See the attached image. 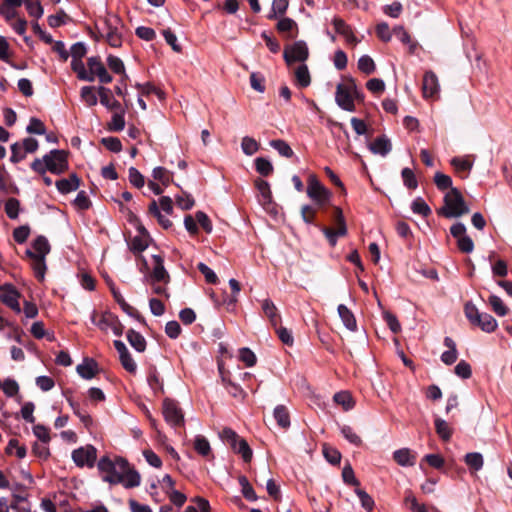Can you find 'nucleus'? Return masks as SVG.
I'll use <instances>...</instances> for the list:
<instances>
[{
  "label": "nucleus",
  "mask_w": 512,
  "mask_h": 512,
  "mask_svg": "<svg viewBox=\"0 0 512 512\" xmlns=\"http://www.w3.org/2000/svg\"><path fill=\"white\" fill-rule=\"evenodd\" d=\"M97 468L102 480L112 485L122 484L127 489L140 485V474L122 457L112 459L103 456L99 459Z\"/></svg>",
  "instance_id": "nucleus-1"
},
{
  "label": "nucleus",
  "mask_w": 512,
  "mask_h": 512,
  "mask_svg": "<svg viewBox=\"0 0 512 512\" xmlns=\"http://www.w3.org/2000/svg\"><path fill=\"white\" fill-rule=\"evenodd\" d=\"M68 167L67 152L58 149L51 150L42 159L36 158L31 163V169L40 175L47 171L59 175L67 171Z\"/></svg>",
  "instance_id": "nucleus-2"
},
{
  "label": "nucleus",
  "mask_w": 512,
  "mask_h": 512,
  "mask_svg": "<svg viewBox=\"0 0 512 512\" xmlns=\"http://www.w3.org/2000/svg\"><path fill=\"white\" fill-rule=\"evenodd\" d=\"M469 212V207L461 192L457 188H451L444 196V206L439 213L446 218L460 217Z\"/></svg>",
  "instance_id": "nucleus-3"
},
{
  "label": "nucleus",
  "mask_w": 512,
  "mask_h": 512,
  "mask_svg": "<svg viewBox=\"0 0 512 512\" xmlns=\"http://www.w3.org/2000/svg\"><path fill=\"white\" fill-rule=\"evenodd\" d=\"M464 313L472 325L479 327L486 333H492L498 327V323L492 315L479 312L478 308L472 302L465 304Z\"/></svg>",
  "instance_id": "nucleus-4"
},
{
  "label": "nucleus",
  "mask_w": 512,
  "mask_h": 512,
  "mask_svg": "<svg viewBox=\"0 0 512 512\" xmlns=\"http://www.w3.org/2000/svg\"><path fill=\"white\" fill-rule=\"evenodd\" d=\"M123 30L124 24L121 19L116 15H110L104 19L100 33L111 47L118 48L123 42Z\"/></svg>",
  "instance_id": "nucleus-5"
},
{
  "label": "nucleus",
  "mask_w": 512,
  "mask_h": 512,
  "mask_svg": "<svg viewBox=\"0 0 512 512\" xmlns=\"http://www.w3.org/2000/svg\"><path fill=\"white\" fill-rule=\"evenodd\" d=\"M220 438L225 441L231 449L235 452L241 455L242 459L245 462H250L252 459V450L249 447L247 441L232 430L231 428H224L220 434Z\"/></svg>",
  "instance_id": "nucleus-6"
},
{
  "label": "nucleus",
  "mask_w": 512,
  "mask_h": 512,
  "mask_svg": "<svg viewBox=\"0 0 512 512\" xmlns=\"http://www.w3.org/2000/svg\"><path fill=\"white\" fill-rule=\"evenodd\" d=\"M357 92V86L353 79L347 84L339 83L336 87L335 101L337 105L345 111L354 112L356 106L354 103L353 93Z\"/></svg>",
  "instance_id": "nucleus-7"
},
{
  "label": "nucleus",
  "mask_w": 512,
  "mask_h": 512,
  "mask_svg": "<svg viewBox=\"0 0 512 512\" xmlns=\"http://www.w3.org/2000/svg\"><path fill=\"white\" fill-rule=\"evenodd\" d=\"M306 192L308 197L319 206L325 205L331 198V192L322 185L314 174L308 177Z\"/></svg>",
  "instance_id": "nucleus-8"
},
{
  "label": "nucleus",
  "mask_w": 512,
  "mask_h": 512,
  "mask_svg": "<svg viewBox=\"0 0 512 512\" xmlns=\"http://www.w3.org/2000/svg\"><path fill=\"white\" fill-rule=\"evenodd\" d=\"M163 416L165 421L172 427L184 425V414L179 404L169 398L163 401Z\"/></svg>",
  "instance_id": "nucleus-9"
},
{
  "label": "nucleus",
  "mask_w": 512,
  "mask_h": 512,
  "mask_svg": "<svg viewBox=\"0 0 512 512\" xmlns=\"http://www.w3.org/2000/svg\"><path fill=\"white\" fill-rule=\"evenodd\" d=\"M72 459L76 466L83 468L94 467L97 460V450L92 445H86L83 447H79L72 452Z\"/></svg>",
  "instance_id": "nucleus-10"
},
{
  "label": "nucleus",
  "mask_w": 512,
  "mask_h": 512,
  "mask_svg": "<svg viewBox=\"0 0 512 512\" xmlns=\"http://www.w3.org/2000/svg\"><path fill=\"white\" fill-rule=\"evenodd\" d=\"M309 56V51L304 41H296L284 49V60L290 65L294 62H304Z\"/></svg>",
  "instance_id": "nucleus-11"
},
{
  "label": "nucleus",
  "mask_w": 512,
  "mask_h": 512,
  "mask_svg": "<svg viewBox=\"0 0 512 512\" xmlns=\"http://www.w3.org/2000/svg\"><path fill=\"white\" fill-rule=\"evenodd\" d=\"M146 279L151 285L159 282L164 284L170 282V275L164 267V259L161 255L152 256V271Z\"/></svg>",
  "instance_id": "nucleus-12"
},
{
  "label": "nucleus",
  "mask_w": 512,
  "mask_h": 512,
  "mask_svg": "<svg viewBox=\"0 0 512 512\" xmlns=\"http://www.w3.org/2000/svg\"><path fill=\"white\" fill-rule=\"evenodd\" d=\"M96 325L105 333L111 331L115 336L123 334L124 326L119 318L110 312L103 313Z\"/></svg>",
  "instance_id": "nucleus-13"
},
{
  "label": "nucleus",
  "mask_w": 512,
  "mask_h": 512,
  "mask_svg": "<svg viewBox=\"0 0 512 512\" xmlns=\"http://www.w3.org/2000/svg\"><path fill=\"white\" fill-rule=\"evenodd\" d=\"M0 292L1 302L19 314L21 312L19 304L20 293L15 287L12 284H4L0 286Z\"/></svg>",
  "instance_id": "nucleus-14"
},
{
  "label": "nucleus",
  "mask_w": 512,
  "mask_h": 512,
  "mask_svg": "<svg viewBox=\"0 0 512 512\" xmlns=\"http://www.w3.org/2000/svg\"><path fill=\"white\" fill-rule=\"evenodd\" d=\"M440 92L438 77L433 71L425 72L422 81V94L425 99H437Z\"/></svg>",
  "instance_id": "nucleus-15"
},
{
  "label": "nucleus",
  "mask_w": 512,
  "mask_h": 512,
  "mask_svg": "<svg viewBox=\"0 0 512 512\" xmlns=\"http://www.w3.org/2000/svg\"><path fill=\"white\" fill-rule=\"evenodd\" d=\"M113 345L119 354V360L122 367L130 374L137 372V364L132 358L126 345L121 340H114Z\"/></svg>",
  "instance_id": "nucleus-16"
},
{
  "label": "nucleus",
  "mask_w": 512,
  "mask_h": 512,
  "mask_svg": "<svg viewBox=\"0 0 512 512\" xmlns=\"http://www.w3.org/2000/svg\"><path fill=\"white\" fill-rule=\"evenodd\" d=\"M87 65L88 74L92 75L93 80L95 76H97L101 83L108 84L112 81V76L107 72V69L99 57H90L87 61Z\"/></svg>",
  "instance_id": "nucleus-17"
},
{
  "label": "nucleus",
  "mask_w": 512,
  "mask_h": 512,
  "mask_svg": "<svg viewBox=\"0 0 512 512\" xmlns=\"http://www.w3.org/2000/svg\"><path fill=\"white\" fill-rule=\"evenodd\" d=\"M332 24L336 30L337 33L342 35L347 43L356 45L359 40L354 35L351 27L345 23V21L341 18L335 17L332 21Z\"/></svg>",
  "instance_id": "nucleus-18"
},
{
  "label": "nucleus",
  "mask_w": 512,
  "mask_h": 512,
  "mask_svg": "<svg viewBox=\"0 0 512 512\" xmlns=\"http://www.w3.org/2000/svg\"><path fill=\"white\" fill-rule=\"evenodd\" d=\"M55 185L61 194H68L70 192L76 191L79 188L80 179L77 174L72 173L68 178L57 180Z\"/></svg>",
  "instance_id": "nucleus-19"
},
{
  "label": "nucleus",
  "mask_w": 512,
  "mask_h": 512,
  "mask_svg": "<svg viewBox=\"0 0 512 512\" xmlns=\"http://www.w3.org/2000/svg\"><path fill=\"white\" fill-rule=\"evenodd\" d=\"M77 373L84 379H92L98 373V363L92 358H85L84 361L77 365Z\"/></svg>",
  "instance_id": "nucleus-20"
},
{
  "label": "nucleus",
  "mask_w": 512,
  "mask_h": 512,
  "mask_svg": "<svg viewBox=\"0 0 512 512\" xmlns=\"http://www.w3.org/2000/svg\"><path fill=\"white\" fill-rule=\"evenodd\" d=\"M261 307L265 316L269 319L272 327L276 328L281 322V316L278 313L276 305L270 299L261 301Z\"/></svg>",
  "instance_id": "nucleus-21"
},
{
  "label": "nucleus",
  "mask_w": 512,
  "mask_h": 512,
  "mask_svg": "<svg viewBox=\"0 0 512 512\" xmlns=\"http://www.w3.org/2000/svg\"><path fill=\"white\" fill-rule=\"evenodd\" d=\"M450 164L455 172L463 179L468 177L473 167V162L467 157H453L450 160Z\"/></svg>",
  "instance_id": "nucleus-22"
},
{
  "label": "nucleus",
  "mask_w": 512,
  "mask_h": 512,
  "mask_svg": "<svg viewBox=\"0 0 512 512\" xmlns=\"http://www.w3.org/2000/svg\"><path fill=\"white\" fill-rule=\"evenodd\" d=\"M394 461L403 467H411L415 465L416 455L409 448H401L393 452Z\"/></svg>",
  "instance_id": "nucleus-23"
},
{
  "label": "nucleus",
  "mask_w": 512,
  "mask_h": 512,
  "mask_svg": "<svg viewBox=\"0 0 512 512\" xmlns=\"http://www.w3.org/2000/svg\"><path fill=\"white\" fill-rule=\"evenodd\" d=\"M369 149L373 154H378L384 157L390 153L392 145L390 140L385 135H382L374 139V141L369 144Z\"/></svg>",
  "instance_id": "nucleus-24"
},
{
  "label": "nucleus",
  "mask_w": 512,
  "mask_h": 512,
  "mask_svg": "<svg viewBox=\"0 0 512 512\" xmlns=\"http://www.w3.org/2000/svg\"><path fill=\"white\" fill-rule=\"evenodd\" d=\"M25 254L32 260V263H31V267L34 271V274H35V277L39 280V281H43L44 278H45V273H46V269H47V266H46V261L44 257H35L33 254H32V250L31 249H27Z\"/></svg>",
  "instance_id": "nucleus-25"
},
{
  "label": "nucleus",
  "mask_w": 512,
  "mask_h": 512,
  "mask_svg": "<svg viewBox=\"0 0 512 512\" xmlns=\"http://www.w3.org/2000/svg\"><path fill=\"white\" fill-rule=\"evenodd\" d=\"M98 94L100 97V103L105 106L109 110H118L121 108V104L119 101L114 99L111 95V91L109 88L104 86H100L98 88Z\"/></svg>",
  "instance_id": "nucleus-26"
},
{
  "label": "nucleus",
  "mask_w": 512,
  "mask_h": 512,
  "mask_svg": "<svg viewBox=\"0 0 512 512\" xmlns=\"http://www.w3.org/2000/svg\"><path fill=\"white\" fill-rule=\"evenodd\" d=\"M32 254L35 257H44L49 254L51 247L47 238L43 235L38 236L32 243Z\"/></svg>",
  "instance_id": "nucleus-27"
},
{
  "label": "nucleus",
  "mask_w": 512,
  "mask_h": 512,
  "mask_svg": "<svg viewBox=\"0 0 512 512\" xmlns=\"http://www.w3.org/2000/svg\"><path fill=\"white\" fill-rule=\"evenodd\" d=\"M338 314L347 329L355 331L357 329V323L354 314L344 304L338 306Z\"/></svg>",
  "instance_id": "nucleus-28"
},
{
  "label": "nucleus",
  "mask_w": 512,
  "mask_h": 512,
  "mask_svg": "<svg viewBox=\"0 0 512 512\" xmlns=\"http://www.w3.org/2000/svg\"><path fill=\"white\" fill-rule=\"evenodd\" d=\"M111 291L115 301L120 305L121 309L125 313H127L131 317L141 320L139 312L125 301L122 294L118 290H116L114 287H111Z\"/></svg>",
  "instance_id": "nucleus-29"
},
{
  "label": "nucleus",
  "mask_w": 512,
  "mask_h": 512,
  "mask_svg": "<svg viewBox=\"0 0 512 512\" xmlns=\"http://www.w3.org/2000/svg\"><path fill=\"white\" fill-rule=\"evenodd\" d=\"M273 416L277 422V424L283 428L287 429L290 427V414L286 406L284 405H277L274 408Z\"/></svg>",
  "instance_id": "nucleus-30"
},
{
  "label": "nucleus",
  "mask_w": 512,
  "mask_h": 512,
  "mask_svg": "<svg viewBox=\"0 0 512 512\" xmlns=\"http://www.w3.org/2000/svg\"><path fill=\"white\" fill-rule=\"evenodd\" d=\"M127 340L129 344L137 351L144 352L146 349V340L145 338L137 331L133 329H129L127 331Z\"/></svg>",
  "instance_id": "nucleus-31"
},
{
  "label": "nucleus",
  "mask_w": 512,
  "mask_h": 512,
  "mask_svg": "<svg viewBox=\"0 0 512 512\" xmlns=\"http://www.w3.org/2000/svg\"><path fill=\"white\" fill-rule=\"evenodd\" d=\"M464 462L473 472H477L483 468L484 459L479 452H470L464 456Z\"/></svg>",
  "instance_id": "nucleus-32"
},
{
  "label": "nucleus",
  "mask_w": 512,
  "mask_h": 512,
  "mask_svg": "<svg viewBox=\"0 0 512 512\" xmlns=\"http://www.w3.org/2000/svg\"><path fill=\"white\" fill-rule=\"evenodd\" d=\"M194 450L202 457L211 455V446L209 441L203 435H197L193 441Z\"/></svg>",
  "instance_id": "nucleus-33"
},
{
  "label": "nucleus",
  "mask_w": 512,
  "mask_h": 512,
  "mask_svg": "<svg viewBox=\"0 0 512 512\" xmlns=\"http://www.w3.org/2000/svg\"><path fill=\"white\" fill-rule=\"evenodd\" d=\"M333 400L336 404L342 406L345 411L351 410L355 405L353 397L348 391H340L335 393Z\"/></svg>",
  "instance_id": "nucleus-34"
},
{
  "label": "nucleus",
  "mask_w": 512,
  "mask_h": 512,
  "mask_svg": "<svg viewBox=\"0 0 512 512\" xmlns=\"http://www.w3.org/2000/svg\"><path fill=\"white\" fill-rule=\"evenodd\" d=\"M435 429L438 436L445 442L449 441L452 437L453 430L445 420L437 417L434 421Z\"/></svg>",
  "instance_id": "nucleus-35"
},
{
  "label": "nucleus",
  "mask_w": 512,
  "mask_h": 512,
  "mask_svg": "<svg viewBox=\"0 0 512 512\" xmlns=\"http://www.w3.org/2000/svg\"><path fill=\"white\" fill-rule=\"evenodd\" d=\"M295 79L297 85L306 88L311 84V76L307 65L301 64L295 70Z\"/></svg>",
  "instance_id": "nucleus-36"
},
{
  "label": "nucleus",
  "mask_w": 512,
  "mask_h": 512,
  "mask_svg": "<svg viewBox=\"0 0 512 512\" xmlns=\"http://www.w3.org/2000/svg\"><path fill=\"white\" fill-rule=\"evenodd\" d=\"M71 68L80 80L89 82L93 81V77L91 74H88L82 59H72Z\"/></svg>",
  "instance_id": "nucleus-37"
},
{
  "label": "nucleus",
  "mask_w": 512,
  "mask_h": 512,
  "mask_svg": "<svg viewBox=\"0 0 512 512\" xmlns=\"http://www.w3.org/2000/svg\"><path fill=\"white\" fill-rule=\"evenodd\" d=\"M238 482L241 486V492H242L243 496L245 497V499H247L248 501H256L257 495H256L253 487L249 483L247 477L244 475L239 476Z\"/></svg>",
  "instance_id": "nucleus-38"
},
{
  "label": "nucleus",
  "mask_w": 512,
  "mask_h": 512,
  "mask_svg": "<svg viewBox=\"0 0 512 512\" xmlns=\"http://www.w3.org/2000/svg\"><path fill=\"white\" fill-rule=\"evenodd\" d=\"M270 146L273 147L283 157L291 158L294 155V152L289 144L282 139L270 141Z\"/></svg>",
  "instance_id": "nucleus-39"
},
{
  "label": "nucleus",
  "mask_w": 512,
  "mask_h": 512,
  "mask_svg": "<svg viewBox=\"0 0 512 512\" xmlns=\"http://www.w3.org/2000/svg\"><path fill=\"white\" fill-rule=\"evenodd\" d=\"M147 381L149 386L155 393L164 392L162 380L160 379L159 374L155 368L149 370Z\"/></svg>",
  "instance_id": "nucleus-40"
},
{
  "label": "nucleus",
  "mask_w": 512,
  "mask_h": 512,
  "mask_svg": "<svg viewBox=\"0 0 512 512\" xmlns=\"http://www.w3.org/2000/svg\"><path fill=\"white\" fill-rule=\"evenodd\" d=\"M241 148L244 154L251 156L259 150L260 145L254 138L245 136L242 138Z\"/></svg>",
  "instance_id": "nucleus-41"
},
{
  "label": "nucleus",
  "mask_w": 512,
  "mask_h": 512,
  "mask_svg": "<svg viewBox=\"0 0 512 512\" xmlns=\"http://www.w3.org/2000/svg\"><path fill=\"white\" fill-rule=\"evenodd\" d=\"M489 304L491 305L492 310L498 316H505L508 313L507 306L503 303L500 297L497 295H490L488 299Z\"/></svg>",
  "instance_id": "nucleus-42"
},
{
  "label": "nucleus",
  "mask_w": 512,
  "mask_h": 512,
  "mask_svg": "<svg viewBox=\"0 0 512 512\" xmlns=\"http://www.w3.org/2000/svg\"><path fill=\"white\" fill-rule=\"evenodd\" d=\"M125 127L124 111L113 114L110 122L107 123V129L109 131L119 132Z\"/></svg>",
  "instance_id": "nucleus-43"
},
{
  "label": "nucleus",
  "mask_w": 512,
  "mask_h": 512,
  "mask_svg": "<svg viewBox=\"0 0 512 512\" xmlns=\"http://www.w3.org/2000/svg\"><path fill=\"white\" fill-rule=\"evenodd\" d=\"M149 213H151L157 218L159 224L163 228L168 229L169 227H171L172 222L167 217L161 214L160 209L155 200H153L149 205Z\"/></svg>",
  "instance_id": "nucleus-44"
},
{
  "label": "nucleus",
  "mask_w": 512,
  "mask_h": 512,
  "mask_svg": "<svg viewBox=\"0 0 512 512\" xmlns=\"http://www.w3.org/2000/svg\"><path fill=\"white\" fill-rule=\"evenodd\" d=\"M401 176L405 187L414 190L418 187V181L412 169L405 167L401 171Z\"/></svg>",
  "instance_id": "nucleus-45"
},
{
  "label": "nucleus",
  "mask_w": 512,
  "mask_h": 512,
  "mask_svg": "<svg viewBox=\"0 0 512 512\" xmlns=\"http://www.w3.org/2000/svg\"><path fill=\"white\" fill-rule=\"evenodd\" d=\"M393 34L397 39H399L403 44L410 46V51L413 52L416 48V44L412 42L409 33L405 30L403 26H397L393 29Z\"/></svg>",
  "instance_id": "nucleus-46"
},
{
  "label": "nucleus",
  "mask_w": 512,
  "mask_h": 512,
  "mask_svg": "<svg viewBox=\"0 0 512 512\" xmlns=\"http://www.w3.org/2000/svg\"><path fill=\"white\" fill-rule=\"evenodd\" d=\"M355 493L359 497L361 506L367 512H372L374 505H375L373 498L366 491H364L363 489H360V488H356Z\"/></svg>",
  "instance_id": "nucleus-47"
},
{
  "label": "nucleus",
  "mask_w": 512,
  "mask_h": 512,
  "mask_svg": "<svg viewBox=\"0 0 512 512\" xmlns=\"http://www.w3.org/2000/svg\"><path fill=\"white\" fill-rule=\"evenodd\" d=\"M255 168L256 171L262 176H269L273 172L272 163L263 157H258L255 159Z\"/></svg>",
  "instance_id": "nucleus-48"
},
{
  "label": "nucleus",
  "mask_w": 512,
  "mask_h": 512,
  "mask_svg": "<svg viewBox=\"0 0 512 512\" xmlns=\"http://www.w3.org/2000/svg\"><path fill=\"white\" fill-rule=\"evenodd\" d=\"M411 209L413 213L422 215L423 217H428L431 214L430 207L421 197L416 198L412 202Z\"/></svg>",
  "instance_id": "nucleus-49"
},
{
  "label": "nucleus",
  "mask_w": 512,
  "mask_h": 512,
  "mask_svg": "<svg viewBox=\"0 0 512 512\" xmlns=\"http://www.w3.org/2000/svg\"><path fill=\"white\" fill-rule=\"evenodd\" d=\"M5 212L10 219H17L20 212V201L16 198H9L5 203Z\"/></svg>",
  "instance_id": "nucleus-50"
},
{
  "label": "nucleus",
  "mask_w": 512,
  "mask_h": 512,
  "mask_svg": "<svg viewBox=\"0 0 512 512\" xmlns=\"http://www.w3.org/2000/svg\"><path fill=\"white\" fill-rule=\"evenodd\" d=\"M24 5L31 17L39 19L43 16V7L39 1L25 0Z\"/></svg>",
  "instance_id": "nucleus-51"
},
{
  "label": "nucleus",
  "mask_w": 512,
  "mask_h": 512,
  "mask_svg": "<svg viewBox=\"0 0 512 512\" xmlns=\"http://www.w3.org/2000/svg\"><path fill=\"white\" fill-rule=\"evenodd\" d=\"M26 131L29 134L44 135L46 134V127L40 119L32 117L26 127Z\"/></svg>",
  "instance_id": "nucleus-52"
},
{
  "label": "nucleus",
  "mask_w": 512,
  "mask_h": 512,
  "mask_svg": "<svg viewBox=\"0 0 512 512\" xmlns=\"http://www.w3.org/2000/svg\"><path fill=\"white\" fill-rule=\"evenodd\" d=\"M375 63L368 55H363L358 60V69L366 75H370L375 71Z\"/></svg>",
  "instance_id": "nucleus-53"
},
{
  "label": "nucleus",
  "mask_w": 512,
  "mask_h": 512,
  "mask_svg": "<svg viewBox=\"0 0 512 512\" xmlns=\"http://www.w3.org/2000/svg\"><path fill=\"white\" fill-rule=\"evenodd\" d=\"M341 434L347 441L355 446H360L362 444L361 437L354 431L352 427L348 425L341 427Z\"/></svg>",
  "instance_id": "nucleus-54"
},
{
  "label": "nucleus",
  "mask_w": 512,
  "mask_h": 512,
  "mask_svg": "<svg viewBox=\"0 0 512 512\" xmlns=\"http://www.w3.org/2000/svg\"><path fill=\"white\" fill-rule=\"evenodd\" d=\"M434 183H435L436 187L441 191L447 190L448 188H450V189L453 188L451 177L442 172L435 173Z\"/></svg>",
  "instance_id": "nucleus-55"
},
{
  "label": "nucleus",
  "mask_w": 512,
  "mask_h": 512,
  "mask_svg": "<svg viewBox=\"0 0 512 512\" xmlns=\"http://www.w3.org/2000/svg\"><path fill=\"white\" fill-rule=\"evenodd\" d=\"M73 205L77 210L85 211L91 207V201L85 191H79L73 201Z\"/></svg>",
  "instance_id": "nucleus-56"
},
{
  "label": "nucleus",
  "mask_w": 512,
  "mask_h": 512,
  "mask_svg": "<svg viewBox=\"0 0 512 512\" xmlns=\"http://www.w3.org/2000/svg\"><path fill=\"white\" fill-rule=\"evenodd\" d=\"M323 455L333 465H337L341 461V453L336 448L330 447L327 444L323 445Z\"/></svg>",
  "instance_id": "nucleus-57"
},
{
  "label": "nucleus",
  "mask_w": 512,
  "mask_h": 512,
  "mask_svg": "<svg viewBox=\"0 0 512 512\" xmlns=\"http://www.w3.org/2000/svg\"><path fill=\"white\" fill-rule=\"evenodd\" d=\"M255 186H256L257 190L259 191V193L261 194L264 203L271 202L272 193H271L269 183L265 180L257 179L255 181Z\"/></svg>",
  "instance_id": "nucleus-58"
},
{
  "label": "nucleus",
  "mask_w": 512,
  "mask_h": 512,
  "mask_svg": "<svg viewBox=\"0 0 512 512\" xmlns=\"http://www.w3.org/2000/svg\"><path fill=\"white\" fill-rule=\"evenodd\" d=\"M129 182L136 188H142L145 184L144 176L135 167H130L128 170Z\"/></svg>",
  "instance_id": "nucleus-59"
},
{
  "label": "nucleus",
  "mask_w": 512,
  "mask_h": 512,
  "mask_svg": "<svg viewBox=\"0 0 512 512\" xmlns=\"http://www.w3.org/2000/svg\"><path fill=\"white\" fill-rule=\"evenodd\" d=\"M152 176L155 180L159 181L167 187L171 182V176L168 170H166L164 167H156L152 171Z\"/></svg>",
  "instance_id": "nucleus-60"
},
{
  "label": "nucleus",
  "mask_w": 512,
  "mask_h": 512,
  "mask_svg": "<svg viewBox=\"0 0 512 512\" xmlns=\"http://www.w3.org/2000/svg\"><path fill=\"white\" fill-rule=\"evenodd\" d=\"M342 478L343 481L348 485L355 486L356 488H358L360 485V482L355 477L354 470L350 464L344 466L342 470Z\"/></svg>",
  "instance_id": "nucleus-61"
},
{
  "label": "nucleus",
  "mask_w": 512,
  "mask_h": 512,
  "mask_svg": "<svg viewBox=\"0 0 512 512\" xmlns=\"http://www.w3.org/2000/svg\"><path fill=\"white\" fill-rule=\"evenodd\" d=\"M4 394L7 397H14L19 392V385L14 379L7 378L1 386Z\"/></svg>",
  "instance_id": "nucleus-62"
},
{
  "label": "nucleus",
  "mask_w": 512,
  "mask_h": 512,
  "mask_svg": "<svg viewBox=\"0 0 512 512\" xmlns=\"http://www.w3.org/2000/svg\"><path fill=\"white\" fill-rule=\"evenodd\" d=\"M239 358L242 362L245 363L247 367H252L256 364L257 358L252 350L247 347L241 348L239 350Z\"/></svg>",
  "instance_id": "nucleus-63"
},
{
  "label": "nucleus",
  "mask_w": 512,
  "mask_h": 512,
  "mask_svg": "<svg viewBox=\"0 0 512 512\" xmlns=\"http://www.w3.org/2000/svg\"><path fill=\"white\" fill-rule=\"evenodd\" d=\"M275 329V332L278 336V338L281 340V342L287 346H292L294 343V338L292 336V333L289 329L282 326H277Z\"/></svg>",
  "instance_id": "nucleus-64"
}]
</instances>
